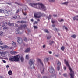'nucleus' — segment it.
I'll use <instances>...</instances> for the list:
<instances>
[{"label": "nucleus", "mask_w": 78, "mask_h": 78, "mask_svg": "<svg viewBox=\"0 0 78 78\" xmlns=\"http://www.w3.org/2000/svg\"><path fill=\"white\" fill-rule=\"evenodd\" d=\"M2 62H3L4 63H6V61L5 60H2Z\"/></svg>", "instance_id": "obj_46"}, {"label": "nucleus", "mask_w": 78, "mask_h": 78, "mask_svg": "<svg viewBox=\"0 0 78 78\" xmlns=\"http://www.w3.org/2000/svg\"><path fill=\"white\" fill-rule=\"evenodd\" d=\"M63 75L65 77L66 76V74H64Z\"/></svg>", "instance_id": "obj_56"}, {"label": "nucleus", "mask_w": 78, "mask_h": 78, "mask_svg": "<svg viewBox=\"0 0 78 78\" xmlns=\"http://www.w3.org/2000/svg\"><path fill=\"white\" fill-rule=\"evenodd\" d=\"M51 37V36H49V37H47V39L48 40L50 39Z\"/></svg>", "instance_id": "obj_36"}, {"label": "nucleus", "mask_w": 78, "mask_h": 78, "mask_svg": "<svg viewBox=\"0 0 78 78\" xmlns=\"http://www.w3.org/2000/svg\"><path fill=\"white\" fill-rule=\"evenodd\" d=\"M6 68L8 69V68H9V65H7L6 66Z\"/></svg>", "instance_id": "obj_44"}, {"label": "nucleus", "mask_w": 78, "mask_h": 78, "mask_svg": "<svg viewBox=\"0 0 78 78\" xmlns=\"http://www.w3.org/2000/svg\"><path fill=\"white\" fill-rule=\"evenodd\" d=\"M0 12L1 13H3V12H4V10H3V9H0Z\"/></svg>", "instance_id": "obj_30"}, {"label": "nucleus", "mask_w": 78, "mask_h": 78, "mask_svg": "<svg viewBox=\"0 0 78 78\" xmlns=\"http://www.w3.org/2000/svg\"><path fill=\"white\" fill-rule=\"evenodd\" d=\"M3 25H2V27H5V23L4 22H3Z\"/></svg>", "instance_id": "obj_43"}, {"label": "nucleus", "mask_w": 78, "mask_h": 78, "mask_svg": "<svg viewBox=\"0 0 78 78\" xmlns=\"http://www.w3.org/2000/svg\"><path fill=\"white\" fill-rule=\"evenodd\" d=\"M56 75L55 74L54 76H51V77H53V78H55V77H56Z\"/></svg>", "instance_id": "obj_31"}, {"label": "nucleus", "mask_w": 78, "mask_h": 78, "mask_svg": "<svg viewBox=\"0 0 78 78\" xmlns=\"http://www.w3.org/2000/svg\"><path fill=\"white\" fill-rule=\"evenodd\" d=\"M45 45H43V48H45Z\"/></svg>", "instance_id": "obj_62"}, {"label": "nucleus", "mask_w": 78, "mask_h": 78, "mask_svg": "<svg viewBox=\"0 0 78 78\" xmlns=\"http://www.w3.org/2000/svg\"><path fill=\"white\" fill-rule=\"evenodd\" d=\"M19 12V10H17L16 13H18V12Z\"/></svg>", "instance_id": "obj_57"}, {"label": "nucleus", "mask_w": 78, "mask_h": 78, "mask_svg": "<svg viewBox=\"0 0 78 78\" xmlns=\"http://www.w3.org/2000/svg\"><path fill=\"white\" fill-rule=\"evenodd\" d=\"M34 59H30L29 62V65L30 66V69H33L35 68L34 65L33 64L34 62Z\"/></svg>", "instance_id": "obj_2"}, {"label": "nucleus", "mask_w": 78, "mask_h": 78, "mask_svg": "<svg viewBox=\"0 0 78 78\" xmlns=\"http://www.w3.org/2000/svg\"><path fill=\"white\" fill-rule=\"evenodd\" d=\"M15 26L16 27H19V25L17 24H15Z\"/></svg>", "instance_id": "obj_54"}, {"label": "nucleus", "mask_w": 78, "mask_h": 78, "mask_svg": "<svg viewBox=\"0 0 78 78\" xmlns=\"http://www.w3.org/2000/svg\"><path fill=\"white\" fill-rule=\"evenodd\" d=\"M34 29H37V27L35 26H34Z\"/></svg>", "instance_id": "obj_47"}, {"label": "nucleus", "mask_w": 78, "mask_h": 78, "mask_svg": "<svg viewBox=\"0 0 78 78\" xmlns=\"http://www.w3.org/2000/svg\"><path fill=\"white\" fill-rule=\"evenodd\" d=\"M3 34V32L2 31H0V35L2 36Z\"/></svg>", "instance_id": "obj_29"}, {"label": "nucleus", "mask_w": 78, "mask_h": 78, "mask_svg": "<svg viewBox=\"0 0 78 78\" xmlns=\"http://www.w3.org/2000/svg\"><path fill=\"white\" fill-rule=\"evenodd\" d=\"M0 44L1 45H3V42H2L1 41H0Z\"/></svg>", "instance_id": "obj_39"}, {"label": "nucleus", "mask_w": 78, "mask_h": 78, "mask_svg": "<svg viewBox=\"0 0 78 78\" xmlns=\"http://www.w3.org/2000/svg\"><path fill=\"white\" fill-rule=\"evenodd\" d=\"M58 36H60V34H59V33H58Z\"/></svg>", "instance_id": "obj_63"}, {"label": "nucleus", "mask_w": 78, "mask_h": 78, "mask_svg": "<svg viewBox=\"0 0 78 78\" xmlns=\"http://www.w3.org/2000/svg\"><path fill=\"white\" fill-rule=\"evenodd\" d=\"M61 49L62 50L64 51L65 50V48L64 46H62L61 48Z\"/></svg>", "instance_id": "obj_28"}, {"label": "nucleus", "mask_w": 78, "mask_h": 78, "mask_svg": "<svg viewBox=\"0 0 78 78\" xmlns=\"http://www.w3.org/2000/svg\"><path fill=\"white\" fill-rule=\"evenodd\" d=\"M26 58L27 59H28V55H27L26 56Z\"/></svg>", "instance_id": "obj_40"}, {"label": "nucleus", "mask_w": 78, "mask_h": 78, "mask_svg": "<svg viewBox=\"0 0 78 78\" xmlns=\"http://www.w3.org/2000/svg\"><path fill=\"white\" fill-rule=\"evenodd\" d=\"M49 2H54L55 1V0H49Z\"/></svg>", "instance_id": "obj_26"}, {"label": "nucleus", "mask_w": 78, "mask_h": 78, "mask_svg": "<svg viewBox=\"0 0 78 78\" xmlns=\"http://www.w3.org/2000/svg\"><path fill=\"white\" fill-rule=\"evenodd\" d=\"M42 15L40 12H37L34 13V17L36 18H40Z\"/></svg>", "instance_id": "obj_5"}, {"label": "nucleus", "mask_w": 78, "mask_h": 78, "mask_svg": "<svg viewBox=\"0 0 78 78\" xmlns=\"http://www.w3.org/2000/svg\"><path fill=\"white\" fill-rule=\"evenodd\" d=\"M64 62L66 65L67 67H68L70 71V72H71L72 71V69L70 67V65L69 64L68 61H66V59H65Z\"/></svg>", "instance_id": "obj_6"}, {"label": "nucleus", "mask_w": 78, "mask_h": 78, "mask_svg": "<svg viewBox=\"0 0 78 78\" xmlns=\"http://www.w3.org/2000/svg\"><path fill=\"white\" fill-rule=\"evenodd\" d=\"M8 74L9 75H11L12 74V72L11 70H9L8 72Z\"/></svg>", "instance_id": "obj_11"}, {"label": "nucleus", "mask_w": 78, "mask_h": 78, "mask_svg": "<svg viewBox=\"0 0 78 78\" xmlns=\"http://www.w3.org/2000/svg\"><path fill=\"white\" fill-rule=\"evenodd\" d=\"M21 23H26V21L22 20L21 21Z\"/></svg>", "instance_id": "obj_34"}, {"label": "nucleus", "mask_w": 78, "mask_h": 78, "mask_svg": "<svg viewBox=\"0 0 78 78\" xmlns=\"http://www.w3.org/2000/svg\"><path fill=\"white\" fill-rule=\"evenodd\" d=\"M4 49V47L3 46H0V50H3Z\"/></svg>", "instance_id": "obj_18"}, {"label": "nucleus", "mask_w": 78, "mask_h": 78, "mask_svg": "<svg viewBox=\"0 0 78 78\" xmlns=\"http://www.w3.org/2000/svg\"><path fill=\"white\" fill-rule=\"evenodd\" d=\"M27 26L26 24H24V25H21V27H20V28L21 27L22 28H23L24 29H25V28H27Z\"/></svg>", "instance_id": "obj_10"}, {"label": "nucleus", "mask_w": 78, "mask_h": 78, "mask_svg": "<svg viewBox=\"0 0 78 78\" xmlns=\"http://www.w3.org/2000/svg\"><path fill=\"white\" fill-rule=\"evenodd\" d=\"M13 58H14V61H19V58L18 55L14 56Z\"/></svg>", "instance_id": "obj_8"}, {"label": "nucleus", "mask_w": 78, "mask_h": 78, "mask_svg": "<svg viewBox=\"0 0 78 78\" xmlns=\"http://www.w3.org/2000/svg\"><path fill=\"white\" fill-rule=\"evenodd\" d=\"M55 30H56V31H58L59 30V29H58H58H57V28H55Z\"/></svg>", "instance_id": "obj_53"}, {"label": "nucleus", "mask_w": 78, "mask_h": 78, "mask_svg": "<svg viewBox=\"0 0 78 78\" xmlns=\"http://www.w3.org/2000/svg\"><path fill=\"white\" fill-rule=\"evenodd\" d=\"M64 21V20L63 19H61L60 20H59V21L60 22H61L62 21Z\"/></svg>", "instance_id": "obj_51"}, {"label": "nucleus", "mask_w": 78, "mask_h": 78, "mask_svg": "<svg viewBox=\"0 0 78 78\" xmlns=\"http://www.w3.org/2000/svg\"><path fill=\"white\" fill-rule=\"evenodd\" d=\"M3 55H5V53L2 52V51H0V55L2 56Z\"/></svg>", "instance_id": "obj_13"}, {"label": "nucleus", "mask_w": 78, "mask_h": 78, "mask_svg": "<svg viewBox=\"0 0 78 78\" xmlns=\"http://www.w3.org/2000/svg\"><path fill=\"white\" fill-rule=\"evenodd\" d=\"M3 47L4 49V48H9V47H8V46L7 45H4Z\"/></svg>", "instance_id": "obj_32"}, {"label": "nucleus", "mask_w": 78, "mask_h": 78, "mask_svg": "<svg viewBox=\"0 0 78 78\" xmlns=\"http://www.w3.org/2000/svg\"><path fill=\"white\" fill-rule=\"evenodd\" d=\"M68 2H64V3H62V4H66V5H67V4H68Z\"/></svg>", "instance_id": "obj_37"}, {"label": "nucleus", "mask_w": 78, "mask_h": 78, "mask_svg": "<svg viewBox=\"0 0 78 78\" xmlns=\"http://www.w3.org/2000/svg\"><path fill=\"white\" fill-rule=\"evenodd\" d=\"M28 12V9L27 8H25L24 10H22V12L24 16L27 15V13Z\"/></svg>", "instance_id": "obj_7"}, {"label": "nucleus", "mask_w": 78, "mask_h": 78, "mask_svg": "<svg viewBox=\"0 0 78 78\" xmlns=\"http://www.w3.org/2000/svg\"><path fill=\"white\" fill-rule=\"evenodd\" d=\"M20 60H21L22 62H23L24 61V58L23 57H22L20 58Z\"/></svg>", "instance_id": "obj_16"}, {"label": "nucleus", "mask_w": 78, "mask_h": 78, "mask_svg": "<svg viewBox=\"0 0 78 78\" xmlns=\"http://www.w3.org/2000/svg\"><path fill=\"white\" fill-rule=\"evenodd\" d=\"M64 70H66V67L65 66V67H64Z\"/></svg>", "instance_id": "obj_58"}, {"label": "nucleus", "mask_w": 78, "mask_h": 78, "mask_svg": "<svg viewBox=\"0 0 78 78\" xmlns=\"http://www.w3.org/2000/svg\"><path fill=\"white\" fill-rule=\"evenodd\" d=\"M8 25H9V26H11L12 27L14 26V23H8Z\"/></svg>", "instance_id": "obj_14"}, {"label": "nucleus", "mask_w": 78, "mask_h": 78, "mask_svg": "<svg viewBox=\"0 0 78 78\" xmlns=\"http://www.w3.org/2000/svg\"><path fill=\"white\" fill-rule=\"evenodd\" d=\"M73 19L74 21H75L76 20L78 21V19H76V17H74L73 18Z\"/></svg>", "instance_id": "obj_27"}, {"label": "nucleus", "mask_w": 78, "mask_h": 78, "mask_svg": "<svg viewBox=\"0 0 78 78\" xmlns=\"http://www.w3.org/2000/svg\"><path fill=\"white\" fill-rule=\"evenodd\" d=\"M27 38H24V40L25 41H27Z\"/></svg>", "instance_id": "obj_49"}, {"label": "nucleus", "mask_w": 78, "mask_h": 78, "mask_svg": "<svg viewBox=\"0 0 78 78\" xmlns=\"http://www.w3.org/2000/svg\"><path fill=\"white\" fill-rule=\"evenodd\" d=\"M17 53V52L16 51H13V55H16Z\"/></svg>", "instance_id": "obj_42"}, {"label": "nucleus", "mask_w": 78, "mask_h": 78, "mask_svg": "<svg viewBox=\"0 0 78 78\" xmlns=\"http://www.w3.org/2000/svg\"><path fill=\"white\" fill-rule=\"evenodd\" d=\"M57 16V15H55V14H54L53 15V16L54 17H56Z\"/></svg>", "instance_id": "obj_55"}, {"label": "nucleus", "mask_w": 78, "mask_h": 78, "mask_svg": "<svg viewBox=\"0 0 78 78\" xmlns=\"http://www.w3.org/2000/svg\"><path fill=\"white\" fill-rule=\"evenodd\" d=\"M49 53L50 54H52V52H51V51H50V52H49Z\"/></svg>", "instance_id": "obj_61"}, {"label": "nucleus", "mask_w": 78, "mask_h": 78, "mask_svg": "<svg viewBox=\"0 0 78 78\" xmlns=\"http://www.w3.org/2000/svg\"><path fill=\"white\" fill-rule=\"evenodd\" d=\"M30 51V48H27V49H26V50L25 51V52L26 53H28L29 51Z\"/></svg>", "instance_id": "obj_12"}, {"label": "nucleus", "mask_w": 78, "mask_h": 78, "mask_svg": "<svg viewBox=\"0 0 78 78\" xmlns=\"http://www.w3.org/2000/svg\"><path fill=\"white\" fill-rule=\"evenodd\" d=\"M34 59H30L29 62V65L30 66V69H33L35 68L34 65L33 64L34 62Z\"/></svg>", "instance_id": "obj_3"}, {"label": "nucleus", "mask_w": 78, "mask_h": 78, "mask_svg": "<svg viewBox=\"0 0 78 78\" xmlns=\"http://www.w3.org/2000/svg\"><path fill=\"white\" fill-rule=\"evenodd\" d=\"M17 17V16H13L12 17L13 19H16V18Z\"/></svg>", "instance_id": "obj_25"}, {"label": "nucleus", "mask_w": 78, "mask_h": 78, "mask_svg": "<svg viewBox=\"0 0 78 78\" xmlns=\"http://www.w3.org/2000/svg\"><path fill=\"white\" fill-rule=\"evenodd\" d=\"M17 42H18L19 44H20V38L18 37L17 39Z\"/></svg>", "instance_id": "obj_21"}, {"label": "nucleus", "mask_w": 78, "mask_h": 78, "mask_svg": "<svg viewBox=\"0 0 78 78\" xmlns=\"http://www.w3.org/2000/svg\"><path fill=\"white\" fill-rule=\"evenodd\" d=\"M31 6L35 8H37V6L38 5H39L41 8V9L43 11H44L46 10L47 9L46 8V7L43 4L41 3H30L29 4Z\"/></svg>", "instance_id": "obj_1"}, {"label": "nucleus", "mask_w": 78, "mask_h": 78, "mask_svg": "<svg viewBox=\"0 0 78 78\" xmlns=\"http://www.w3.org/2000/svg\"><path fill=\"white\" fill-rule=\"evenodd\" d=\"M9 60L10 61H14V57L10 58L9 59Z\"/></svg>", "instance_id": "obj_15"}, {"label": "nucleus", "mask_w": 78, "mask_h": 78, "mask_svg": "<svg viewBox=\"0 0 78 78\" xmlns=\"http://www.w3.org/2000/svg\"><path fill=\"white\" fill-rule=\"evenodd\" d=\"M44 31L47 33H49V31H48V29H45L44 30Z\"/></svg>", "instance_id": "obj_23"}, {"label": "nucleus", "mask_w": 78, "mask_h": 78, "mask_svg": "<svg viewBox=\"0 0 78 78\" xmlns=\"http://www.w3.org/2000/svg\"><path fill=\"white\" fill-rule=\"evenodd\" d=\"M71 78H74V74L73 73H71L70 74Z\"/></svg>", "instance_id": "obj_17"}, {"label": "nucleus", "mask_w": 78, "mask_h": 78, "mask_svg": "<svg viewBox=\"0 0 78 78\" xmlns=\"http://www.w3.org/2000/svg\"><path fill=\"white\" fill-rule=\"evenodd\" d=\"M16 34H19L20 33V32L18 30H17L16 31Z\"/></svg>", "instance_id": "obj_35"}, {"label": "nucleus", "mask_w": 78, "mask_h": 78, "mask_svg": "<svg viewBox=\"0 0 78 78\" xmlns=\"http://www.w3.org/2000/svg\"><path fill=\"white\" fill-rule=\"evenodd\" d=\"M38 62H40V63L42 65V68H41L40 69L41 72L42 74H44V67L43 66V63L41 62V60L39 59H38Z\"/></svg>", "instance_id": "obj_4"}, {"label": "nucleus", "mask_w": 78, "mask_h": 78, "mask_svg": "<svg viewBox=\"0 0 78 78\" xmlns=\"http://www.w3.org/2000/svg\"><path fill=\"white\" fill-rule=\"evenodd\" d=\"M51 14H50V15H49V16L47 17L48 19V20H49V19H51Z\"/></svg>", "instance_id": "obj_24"}, {"label": "nucleus", "mask_w": 78, "mask_h": 78, "mask_svg": "<svg viewBox=\"0 0 78 78\" xmlns=\"http://www.w3.org/2000/svg\"><path fill=\"white\" fill-rule=\"evenodd\" d=\"M12 45H16V43L14 41H12Z\"/></svg>", "instance_id": "obj_19"}, {"label": "nucleus", "mask_w": 78, "mask_h": 78, "mask_svg": "<svg viewBox=\"0 0 78 78\" xmlns=\"http://www.w3.org/2000/svg\"><path fill=\"white\" fill-rule=\"evenodd\" d=\"M5 24H6L7 25H8V23L6 22H5Z\"/></svg>", "instance_id": "obj_60"}, {"label": "nucleus", "mask_w": 78, "mask_h": 78, "mask_svg": "<svg viewBox=\"0 0 78 78\" xmlns=\"http://www.w3.org/2000/svg\"><path fill=\"white\" fill-rule=\"evenodd\" d=\"M10 53H11V54H12V55H13L14 54V51H11L10 52Z\"/></svg>", "instance_id": "obj_48"}, {"label": "nucleus", "mask_w": 78, "mask_h": 78, "mask_svg": "<svg viewBox=\"0 0 78 78\" xmlns=\"http://www.w3.org/2000/svg\"><path fill=\"white\" fill-rule=\"evenodd\" d=\"M54 72V68L52 67L51 66L50 68V72L51 73H52Z\"/></svg>", "instance_id": "obj_9"}, {"label": "nucleus", "mask_w": 78, "mask_h": 78, "mask_svg": "<svg viewBox=\"0 0 78 78\" xmlns=\"http://www.w3.org/2000/svg\"><path fill=\"white\" fill-rule=\"evenodd\" d=\"M57 65L58 66H61V63L59 61H58L57 63Z\"/></svg>", "instance_id": "obj_38"}, {"label": "nucleus", "mask_w": 78, "mask_h": 78, "mask_svg": "<svg viewBox=\"0 0 78 78\" xmlns=\"http://www.w3.org/2000/svg\"><path fill=\"white\" fill-rule=\"evenodd\" d=\"M76 37V35H72L71 36V37H73V38H75V37Z\"/></svg>", "instance_id": "obj_20"}, {"label": "nucleus", "mask_w": 78, "mask_h": 78, "mask_svg": "<svg viewBox=\"0 0 78 78\" xmlns=\"http://www.w3.org/2000/svg\"><path fill=\"white\" fill-rule=\"evenodd\" d=\"M57 69L58 71L59 70H60V67L58 66L57 68Z\"/></svg>", "instance_id": "obj_45"}, {"label": "nucleus", "mask_w": 78, "mask_h": 78, "mask_svg": "<svg viewBox=\"0 0 78 78\" xmlns=\"http://www.w3.org/2000/svg\"><path fill=\"white\" fill-rule=\"evenodd\" d=\"M6 4H7L8 5H11V3H9L8 2H7Z\"/></svg>", "instance_id": "obj_50"}, {"label": "nucleus", "mask_w": 78, "mask_h": 78, "mask_svg": "<svg viewBox=\"0 0 78 78\" xmlns=\"http://www.w3.org/2000/svg\"><path fill=\"white\" fill-rule=\"evenodd\" d=\"M4 30H8V27H5L3 28Z\"/></svg>", "instance_id": "obj_33"}, {"label": "nucleus", "mask_w": 78, "mask_h": 78, "mask_svg": "<svg viewBox=\"0 0 78 78\" xmlns=\"http://www.w3.org/2000/svg\"><path fill=\"white\" fill-rule=\"evenodd\" d=\"M43 78H47L45 76H44Z\"/></svg>", "instance_id": "obj_64"}, {"label": "nucleus", "mask_w": 78, "mask_h": 78, "mask_svg": "<svg viewBox=\"0 0 78 78\" xmlns=\"http://www.w3.org/2000/svg\"><path fill=\"white\" fill-rule=\"evenodd\" d=\"M63 28H65V29H66V31H67L68 30L67 28V27H66L65 26H63Z\"/></svg>", "instance_id": "obj_22"}, {"label": "nucleus", "mask_w": 78, "mask_h": 78, "mask_svg": "<svg viewBox=\"0 0 78 78\" xmlns=\"http://www.w3.org/2000/svg\"><path fill=\"white\" fill-rule=\"evenodd\" d=\"M52 22L53 23H54L55 22V21H54L52 20Z\"/></svg>", "instance_id": "obj_59"}, {"label": "nucleus", "mask_w": 78, "mask_h": 78, "mask_svg": "<svg viewBox=\"0 0 78 78\" xmlns=\"http://www.w3.org/2000/svg\"><path fill=\"white\" fill-rule=\"evenodd\" d=\"M38 23V22H37L36 21H35L34 23V25H35V24H37Z\"/></svg>", "instance_id": "obj_41"}, {"label": "nucleus", "mask_w": 78, "mask_h": 78, "mask_svg": "<svg viewBox=\"0 0 78 78\" xmlns=\"http://www.w3.org/2000/svg\"><path fill=\"white\" fill-rule=\"evenodd\" d=\"M46 60L48 61L49 60V58H46Z\"/></svg>", "instance_id": "obj_52"}]
</instances>
